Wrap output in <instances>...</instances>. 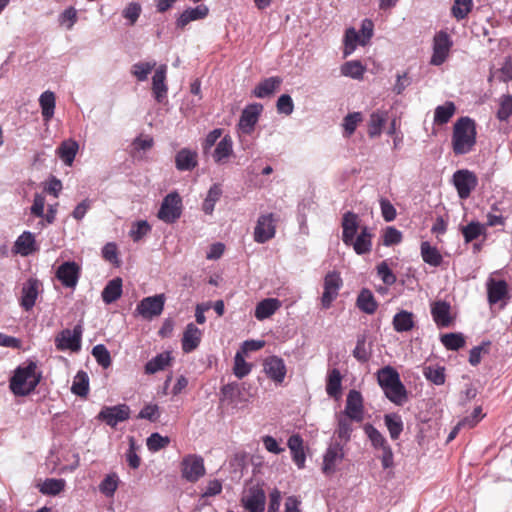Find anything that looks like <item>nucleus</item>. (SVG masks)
I'll return each mask as SVG.
<instances>
[{
	"label": "nucleus",
	"mask_w": 512,
	"mask_h": 512,
	"mask_svg": "<svg viewBox=\"0 0 512 512\" xmlns=\"http://www.w3.org/2000/svg\"><path fill=\"white\" fill-rule=\"evenodd\" d=\"M393 328L397 332H408L415 326L414 315L412 312L401 310L393 317Z\"/></svg>",
	"instance_id": "nucleus-35"
},
{
	"label": "nucleus",
	"mask_w": 512,
	"mask_h": 512,
	"mask_svg": "<svg viewBox=\"0 0 512 512\" xmlns=\"http://www.w3.org/2000/svg\"><path fill=\"white\" fill-rule=\"evenodd\" d=\"M363 413L364 406L361 393L354 389L350 390L346 399L344 415L351 417L357 422H361L363 420Z\"/></svg>",
	"instance_id": "nucleus-18"
},
{
	"label": "nucleus",
	"mask_w": 512,
	"mask_h": 512,
	"mask_svg": "<svg viewBox=\"0 0 512 512\" xmlns=\"http://www.w3.org/2000/svg\"><path fill=\"white\" fill-rule=\"evenodd\" d=\"M280 307L281 301L277 298H266L256 305L255 317L262 321L271 317Z\"/></svg>",
	"instance_id": "nucleus-32"
},
{
	"label": "nucleus",
	"mask_w": 512,
	"mask_h": 512,
	"mask_svg": "<svg viewBox=\"0 0 512 512\" xmlns=\"http://www.w3.org/2000/svg\"><path fill=\"white\" fill-rule=\"evenodd\" d=\"M170 443V438L162 436L159 433H152L146 441V445L149 451L157 452L167 447Z\"/></svg>",
	"instance_id": "nucleus-53"
},
{
	"label": "nucleus",
	"mask_w": 512,
	"mask_h": 512,
	"mask_svg": "<svg viewBox=\"0 0 512 512\" xmlns=\"http://www.w3.org/2000/svg\"><path fill=\"white\" fill-rule=\"evenodd\" d=\"M377 274L381 278L383 283L388 286L395 284L397 280L396 275L389 268L386 261H382L377 265Z\"/></svg>",
	"instance_id": "nucleus-60"
},
{
	"label": "nucleus",
	"mask_w": 512,
	"mask_h": 512,
	"mask_svg": "<svg viewBox=\"0 0 512 512\" xmlns=\"http://www.w3.org/2000/svg\"><path fill=\"white\" fill-rule=\"evenodd\" d=\"M365 71V66L358 60L348 61L341 67V73L353 79H362Z\"/></svg>",
	"instance_id": "nucleus-46"
},
{
	"label": "nucleus",
	"mask_w": 512,
	"mask_h": 512,
	"mask_svg": "<svg viewBox=\"0 0 512 512\" xmlns=\"http://www.w3.org/2000/svg\"><path fill=\"white\" fill-rule=\"evenodd\" d=\"M182 214V199L177 192L167 194L158 211V218L165 223L176 222Z\"/></svg>",
	"instance_id": "nucleus-4"
},
{
	"label": "nucleus",
	"mask_w": 512,
	"mask_h": 512,
	"mask_svg": "<svg viewBox=\"0 0 512 512\" xmlns=\"http://www.w3.org/2000/svg\"><path fill=\"white\" fill-rule=\"evenodd\" d=\"M276 222L277 217L274 213L260 215L254 228V241L263 244L274 238L276 233Z\"/></svg>",
	"instance_id": "nucleus-7"
},
{
	"label": "nucleus",
	"mask_w": 512,
	"mask_h": 512,
	"mask_svg": "<svg viewBox=\"0 0 512 512\" xmlns=\"http://www.w3.org/2000/svg\"><path fill=\"white\" fill-rule=\"evenodd\" d=\"M360 40L362 39L354 28L347 29L344 37V56L352 54L356 49L357 43L360 44Z\"/></svg>",
	"instance_id": "nucleus-57"
},
{
	"label": "nucleus",
	"mask_w": 512,
	"mask_h": 512,
	"mask_svg": "<svg viewBox=\"0 0 512 512\" xmlns=\"http://www.w3.org/2000/svg\"><path fill=\"white\" fill-rule=\"evenodd\" d=\"M65 481L63 479H47L41 487V492L47 495H57L63 491Z\"/></svg>",
	"instance_id": "nucleus-58"
},
{
	"label": "nucleus",
	"mask_w": 512,
	"mask_h": 512,
	"mask_svg": "<svg viewBox=\"0 0 512 512\" xmlns=\"http://www.w3.org/2000/svg\"><path fill=\"white\" fill-rule=\"evenodd\" d=\"M455 112L456 106L451 101H447L444 105L437 106L434 112V123L437 125L448 123Z\"/></svg>",
	"instance_id": "nucleus-39"
},
{
	"label": "nucleus",
	"mask_w": 512,
	"mask_h": 512,
	"mask_svg": "<svg viewBox=\"0 0 512 512\" xmlns=\"http://www.w3.org/2000/svg\"><path fill=\"white\" fill-rule=\"evenodd\" d=\"M151 230L150 225L147 221L141 220L137 221L132 229L130 230V237L134 242L140 241L149 231Z\"/></svg>",
	"instance_id": "nucleus-61"
},
{
	"label": "nucleus",
	"mask_w": 512,
	"mask_h": 512,
	"mask_svg": "<svg viewBox=\"0 0 512 512\" xmlns=\"http://www.w3.org/2000/svg\"><path fill=\"white\" fill-rule=\"evenodd\" d=\"M344 457L343 449L339 443L331 445L323 459V473L331 475L335 472L336 464L340 462Z\"/></svg>",
	"instance_id": "nucleus-24"
},
{
	"label": "nucleus",
	"mask_w": 512,
	"mask_h": 512,
	"mask_svg": "<svg viewBox=\"0 0 512 512\" xmlns=\"http://www.w3.org/2000/svg\"><path fill=\"white\" fill-rule=\"evenodd\" d=\"M476 124L471 118L460 117L453 126L452 149L455 155L471 152L476 144Z\"/></svg>",
	"instance_id": "nucleus-2"
},
{
	"label": "nucleus",
	"mask_w": 512,
	"mask_h": 512,
	"mask_svg": "<svg viewBox=\"0 0 512 512\" xmlns=\"http://www.w3.org/2000/svg\"><path fill=\"white\" fill-rule=\"evenodd\" d=\"M78 149L79 145L76 141L68 140L61 143L57 149V154L67 166H71Z\"/></svg>",
	"instance_id": "nucleus-37"
},
{
	"label": "nucleus",
	"mask_w": 512,
	"mask_h": 512,
	"mask_svg": "<svg viewBox=\"0 0 512 512\" xmlns=\"http://www.w3.org/2000/svg\"><path fill=\"white\" fill-rule=\"evenodd\" d=\"M252 370V364L245 361L242 352L238 351L234 357L233 373L238 379L247 376Z\"/></svg>",
	"instance_id": "nucleus-49"
},
{
	"label": "nucleus",
	"mask_w": 512,
	"mask_h": 512,
	"mask_svg": "<svg viewBox=\"0 0 512 512\" xmlns=\"http://www.w3.org/2000/svg\"><path fill=\"white\" fill-rule=\"evenodd\" d=\"M431 316L438 328H448L455 322L451 305L447 301L437 300L431 303Z\"/></svg>",
	"instance_id": "nucleus-12"
},
{
	"label": "nucleus",
	"mask_w": 512,
	"mask_h": 512,
	"mask_svg": "<svg viewBox=\"0 0 512 512\" xmlns=\"http://www.w3.org/2000/svg\"><path fill=\"white\" fill-rule=\"evenodd\" d=\"M497 76L498 80L501 82H509L512 81V61L511 59H506L503 66L498 69L495 74L489 77V81L492 80L493 76Z\"/></svg>",
	"instance_id": "nucleus-63"
},
{
	"label": "nucleus",
	"mask_w": 512,
	"mask_h": 512,
	"mask_svg": "<svg viewBox=\"0 0 512 512\" xmlns=\"http://www.w3.org/2000/svg\"><path fill=\"white\" fill-rule=\"evenodd\" d=\"M262 111L263 105L260 103L249 104L243 109L238 124L243 133L251 134L253 132Z\"/></svg>",
	"instance_id": "nucleus-14"
},
{
	"label": "nucleus",
	"mask_w": 512,
	"mask_h": 512,
	"mask_svg": "<svg viewBox=\"0 0 512 512\" xmlns=\"http://www.w3.org/2000/svg\"><path fill=\"white\" fill-rule=\"evenodd\" d=\"M82 326L76 325L73 330L64 329L55 338L56 348L60 351L78 352L81 349Z\"/></svg>",
	"instance_id": "nucleus-10"
},
{
	"label": "nucleus",
	"mask_w": 512,
	"mask_h": 512,
	"mask_svg": "<svg viewBox=\"0 0 512 512\" xmlns=\"http://www.w3.org/2000/svg\"><path fill=\"white\" fill-rule=\"evenodd\" d=\"M420 250L422 259L425 263L433 267H438L441 265L443 257L436 247L425 241L421 243Z\"/></svg>",
	"instance_id": "nucleus-36"
},
{
	"label": "nucleus",
	"mask_w": 512,
	"mask_h": 512,
	"mask_svg": "<svg viewBox=\"0 0 512 512\" xmlns=\"http://www.w3.org/2000/svg\"><path fill=\"white\" fill-rule=\"evenodd\" d=\"M473 0H455L451 7V14L458 21L465 19L472 11Z\"/></svg>",
	"instance_id": "nucleus-48"
},
{
	"label": "nucleus",
	"mask_w": 512,
	"mask_h": 512,
	"mask_svg": "<svg viewBox=\"0 0 512 512\" xmlns=\"http://www.w3.org/2000/svg\"><path fill=\"white\" fill-rule=\"evenodd\" d=\"M359 226L358 215L353 212H346L342 218V240L345 245L350 246L356 236Z\"/></svg>",
	"instance_id": "nucleus-20"
},
{
	"label": "nucleus",
	"mask_w": 512,
	"mask_h": 512,
	"mask_svg": "<svg viewBox=\"0 0 512 512\" xmlns=\"http://www.w3.org/2000/svg\"><path fill=\"white\" fill-rule=\"evenodd\" d=\"M209 14V8L200 4L195 8H188L184 10L176 20V27L184 29L190 22L204 19Z\"/></svg>",
	"instance_id": "nucleus-23"
},
{
	"label": "nucleus",
	"mask_w": 512,
	"mask_h": 512,
	"mask_svg": "<svg viewBox=\"0 0 512 512\" xmlns=\"http://www.w3.org/2000/svg\"><path fill=\"white\" fill-rule=\"evenodd\" d=\"M488 302L493 305L508 296V284L505 280L489 279L487 282Z\"/></svg>",
	"instance_id": "nucleus-25"
},
{
	"label": "nucleus",
	"mask_w": 512,
	"mask_h": 512,
	"mask_svg": "<svg viewBox=\"0 0 512 512\" xmlns=\"http://www.w3.org/2000/svg\"><path fill=\"white\" fill-rule=\"evenodd\" d=\"M180 465L182 477L191 483L197 482L206 473L203 458L196 454L186 455Z\"/></svg>",
	"instance_id": "nucleus-5"
},
{
	"label": "nucleus",
	"mask_w": 512,
	"mask_h": 512,
	"mask_svg": "<svg viewBox=\"0 0 512 512\" xmlns=\"http://www.w3.org/2000/svg\"><path fill=\"white\" fill-rule=\"evenodd\" d=\"M462 235L466 243H470L484 233V227L479 222H470L462 227Z\"/></svg>",
	"instance_id": "nucleus-52"
},
{
	"label": "nucleus",
	"mask_w": 512,
	"mask_h": 512,
	"mask_svg": "<svg viewBox=\"0 0 512 512\" xmlns=\"http://www.w3.org/2000/svg\"><path fill=\"white\" fill-rule=\"evenodd\" d=\"M453 184L457 190L460 199L470 197L473 190L478 185L476 174L468 169L457 170L453 174Z\"/></svg>",
	"instance_id": "nucleus-9"
},
{
	"label": "nucleus",
	"mask_w": 512,
	"mask_h": 512,
	"mask_svg": "<svg viewBox=\"0 0 512 512\" xmlns=\"http://www.w3.org/2000/svg\"><path fill=\"white\" fill-rule=\"evenodd\" d=\"M276 107L278 113L290 115L294 110V103L288 94H283L278 98Z\"/></svg>",
	"instance_id": "nucleus-64"
},
{
	"label": "nucleus",
	"mask_w": 512,
	"mask_h": 512,
	"mask_svg": "<svg viewBox=\"0 0 512 512\" xmlns=\"http://www.w3.org/2000/svg\"><path fill=\"white\" fill-rule=\"evenodd\" d=\"M15 252L21 256H28L38 250L34 235L29 232H23L14 244Z\"/></svg>",
	"instance_id": "nucleus-29"
},
{
	"label": "nucleus",
	"mask_w": 512,
	"mask_h": 512,
	"mask_svg": "<svg viewBox=\"0 0 512 512\" xmlns=\"http://www.w3.org/2000/svg\"><path fill=\"white\" fill-rule=\"evenodd\" d=\"M80 266L75 262H64L56 271L57 279L67 288H75L80 277Z\"/></svg>",
	"instance_id": "nucleus-16"
},
{
	"label": "nucleus",
	"mask_w": 512,
	"mask_h": 512,
	"mask_svg": "<svg viewBox=\"0 0 512 512\" xmlns=\"http://www.w3.org/2000/svg\"><path fill=\"white\" fill-rule=\"evenodd\" d=\"M512 116V95H502L499 100L497 118L500 121H507Z\"/></svg>",
	"instance_id": "nucleus-54"
},
{
	"label": "nucleus",
	"mask_w": 512,
	"mask_h": 512,
	"mask_svg": "<svg viewBox=\"0 0 512 512\" xmlns=\"http://www.w3.org/2000/svg\"><path fill=\"white\" fill-rule=\"evenodd\" d=\"M198 165V153L189 148L180 149L175 155V167L179 171H192Z\"/></svg>",
	"instance_id": "nucleus-21"
},
{
	"label": "nucleus",
	"mask_w": 512,
	"mask_h": 512,
	"mask_svg": "<svg viewBox=\"0 0 512 512\" xmlns=\"http://www.w3.org/2000/svg\"><path fill=\"white\" fill-rule=\"evenodd\" d=\"M42 379V372L38 370L34 361H27L18 366L9 381V388L15 396L31 394Z\"/></svg>",
	"instance_id": "nucleus-1"
},
{
	"label": "nucleus",
	"mask_w": 512,
	"mask_h": 512,
	"mask_svg": "<svg viewBox=\"0 0 512 512\" xmlns=\"http://www.w3.org/2000/svg\"><path fill=\"white\" fill-rule=\"evenodd\" d=\"M440 341L447 350L457 351L465 346V338L461 333H447L440 337Z\"/></svg>",
	"instance_id": "nucleus-45"
},
{
	"label": "nucleus",
	"mask_w": 512,
	"mask_h": 512,
	"mask_svg": "<svg viewBox=\"0 0 512 512\" xmlns=\"http://www.w3.org/2000/svg\"><path fill=\"white\" fill-rule=\"evenodd\" d=\"M39 104L42 110V116L45 121H49L54 115L55 94L51 91H45L40 95Z\"/></svg>",
	"instance_id": "nucleus-41"
},
{
	"label": "nucleus",
	"mask_w": 512,
	"mask_h": 512,
	"mask_svg": "<svg viewBox=\"0 0 512 512\" xmlns=\"http://www.w3.org/2000/svg\"><path fill=\"white\" fill-rule=\"evenodd\" d=\"M452 46L453 41L446 31L441 30L437 32L433 38V53L430 64L435 66L442 65L448 58Z\"/></svg>",
	"instance_id": "nucleus-6"
},
{
	"label": "nucleus",
	"mask_w": 512,
	"mask_h": 512,
	"mask_svg": "<svg viewBox=\"0 0 512 512\" xmlns=\"http://www.w3.org/2000/svg\"><path fill=\"white\" fill-rule=\"evenodd\" d=\"M356 306L360 311L371 315L376 312L378 303L373 293L369 289L363 288L357 296Z\"/></svg>",
	"instance_id": "nucleus-33"
},
{
	"label": "nucleus",
	"mask_w": 512,
	"mask_h": 512,
	"mask_svg": "<svg viewBox=\"0 0 512 512\" xmlns=\"http://www.w3.org/2000/svg\"><path fill=\"white\" fill-rule=\"evenodd\" d=\"M385 425L389 431L390 437L397 440L403 431V422L401 417L396 414H386L384 416Z\"/></svg>",
	"instance_id": "nucleus-43"
},
{
	"label": "nucleus",
	"mask_w": 512,
	"mask_h": 512,
	"mask_svg": "<svg viewBox=\"0 0 512 512\" xmlns=\"http://www.w3.org/2000/svg\"><path fill=\"white\" fill-rule=\"evenodd\" d=\"M202 332L193 323H189L183 333L182 349L186 353L195 350L201 341Z\"/></svg>",
	"instance_id": "nucleus-27"
},
{
	"label": "nucleus",
	"mask_w": 512,
	"mask_h": 512,
	"mask_svg": "<svg viewBox=\"0 0 512 512\" xmlns=\"http://www.w3.org/2000/svg\"><path fill=\"white\" fill-rule=\"evenodd\" d=\"M342 375L337 368L328 371L326 379V393L329 397L339 399L342 392Z\"/></svg>",
	"instance_id": "nucleus-30"
},
{
	"label": "nucleus",
	"mask_w": 512,
	"mask_h": 512,
	"mask_svg": "<svg viewBox=\"0 0 512 512\" xmlns=\"http://www.w3.org/2000/svg\"><path fill=\"white\" fill-rule=\"evenodd\" d=\"M118 487V478L115 474L107 475L99 485V490L106 496H113Z\"/></svg>",
	"instance_id": "nucleus-59"
},
{
	"label": "nucleus",
	"mask_w": 512,
	"mask_h": 512,
	"mask_svg": "<svg viewBox=\"0 0 512 512\" xmlns=\"http://www.w3.org/2000/svg\"><path fill=\"white\" fill-rule=\"evenodd\" d=\"M352 421L355 420L344 414L338 417L335 434L344 443L348 442L351 438V433L353 431Z\"/></svg>",
	"instance_id": "nucleus-40"
},
{
	"label": "nucleus",
	"mask_w": 512,
	"mask_h": 512,
	"mask_svg": "<svg viewBox=\"0 0 512 512\" xmlns=\"http://www.w3.org/2000/svg\"><path fill=\"white\" fill-rule=\"evenodd\" d=\"M73 394L86 397L89 392V377L86 372L79 371L74 377V381L71 387Z\"/></svg>",
	"instance_id": "nucleus-44"
},
{
	"label": "nucleus",
	"mask_w": 512,
	"mask_h": 512,
	"mask_svg": "<svg viewBox=\"0 0 512 512\" xmlns=\"http://www.w3.org/2000/svg\"><path fill=\"white\" fill-rule=\"evenodd\" d=\"M141 11L142 8L139 3L131 2L124 8V10L122 11V15L125 19L129 21L130 25H134L138 20Z\"/></svg>",
	"instance_id": "nucleus-62"
},
{
	"label": "nucleus",
	"mask_w": 512,
	"mask_h": 512,
	"mask_svg": "<svg viewBox=\"0 0 512 512\" xmlns=\"http://www.w3.org/2000/svg\"><path fill=\"white\" fill-rule=\"evenodd\" d=\"M171 357L169 352H163L149 360L145 365L146 374H155L164 370L170 365Z\"/></svg>",
	"instance_id": "nucleus-38"
},
{
	"label": "nucleus",
	"mask_w": 512,
	"mask_h": 512,
	"mask_svg": "<svg viewBox=\"0 0 512 512\" xmlns=\"http://www.w3.org/2000/svg\"><path fill=\"white\" fill-rule=\"evenodd\" d=\"M233 155V141L231 136L225 135L216 145L212 154L215 163L226 164Z\"/></svg>",
	"instance_id": "nucleus-28"
},
{
	"label": "nucleus",
	"mask_w": 512,
	"mask_h": 512,
	"mask_svg": "<svg viewBox=\"0 0 512 512\" xmlns=\"http://www.w3.org/2000/svg\"><path fill=\"white\" fill-rule=\"evenodd\" d=\"M165 297L163 294L146 297L137 305L138 313L146 319L158 316L164 309Z\"/></svg>",
	"instance_id": "nucleus-15"
},
{
	"label": "nucleus",
	"mask_w": 512,
	"mask_h": 512,
	"mask_svg": "<svg viewBox=\"0 0 512 512\" xmlns=\"http://www.w3.org/2000/svg\"><path fill=\"white\" fill-rule=\"evenodd\" d=\"M92 355L96 359L97 363L103 368L106 369L111 366V356L105 345L98 344L94 346L92 349Z\"/></svg>",
	"instance_id": "nucleus-55"
},
{
	"label": "nucleus",
	"mask_w": 512,
	"mask_h": 512,
	"mask_svg": "<svg viewBox=\"0 0 512 512\" xmlns=\"http://www.w3.org/2000/svg\"><path fill=\"white\" fill-rule=\"evenodd\" d=\"M379 386L385 396L394 404L402 405L407 400V391L400 380L399 373L391 366L381 368L377 372Z\"/></svg>",
	"instance_id": "nucleus-3"
},
{
	"label": "nucleus",
	"mask_w": 512,
	"mask_h": 512,
	"mask_svg": "<svg viewBox=\"0 0 512 512\" xmlns=\"http://www.w3.org/2000/svg\"><path fill=\"white\" fill-rule=\"evenodd\" d=\"M167 66L160 65L152 77V92L158 103H162L167 97L168 86L166 84Z\"/></svg>",
	"instance_id": "nucleus-19"
},
{
	"label": "nucleus",
	"mask_w": 512,
	"mask_h": 512,
	"mask_svg": "<svg viewBox=\"0 0 512 512\" xmlns=\"http://www.w3.org/2000/svg\"><path fill=\"white\" fill-rule=\"evenodd\" d=\"M387 120L385 112L376 111L370 115L368 122V135L371 138L379 136L382 132V127Z\"/></svg>",
	"instance_id": "nucleus-42"
},
{
	"label": "nucleus",
	"mask_w": 512,
	"mask_h": 512,
	"mask_svg": "<svg viewBox=\"0 0 512 512\" xmlns=\"http://www.w3.org/2000/svg\"><path fill=\"white\" fill-rule=\"evenodd\" d=\"M281 83L282 79L278 76L266 78L256 85L252 94L257 98L269 97L279 89Z\"/></svg>",
	"instance_id": "nucleus-31"
},
{
	"label": "nucleus",
	"mask_w": 512,
	"mask_h": 512,
	"mask_svg": "<svg viewBox=\"0 0 512 512\" xmlns=\"http://www.w3.org/2000/svg\"><path fill=\"white\" fill-rule=\"evenodd\" d=\"M372 233L367 226L360 228V232L357 237L353 238V242L350 246L353 247L354 251L358 255L370 253L372 249Z\"/></svg>",
	"instance_id": "nucleus-26"
},
{
	"label": "nucleus",
	"mask_w": 512,
	"mask_h": 512,
	"mask_svg": "<svg viewBox=\"0 0 512 512\" xmlns=\"http://www.w3.org/2000/svg\"><path fill=\"white\" fill-rule=\"evenodd\" d=\"M130 408L126 404L116 406H105L97 415V419L105 422L110 427H115L119 422L128 420Z\"/></svg>",
	"instance_id": "nucleus-11"
},
{
	"label": "nucleus",
	"mask_w": 512,
	"mask_h": 512,
	"mask_svg": "<svg viewBox=\"0 0 512 512\" xmlns=\"http://www.w3.org/2000/svg\"><path fill=\"white\" fill-rule=\"evenodd\" d=\"M155 66L156 62H138L132 66L131 73L138 81H145Z\"/></svg>",
	"instance_id": "nucleus-51"
},
{
	"label": "nucleus",
	"mask_w": 512,
	"mask_h": 512,
	"mask_svg": "<svg viewBox=\"0 0 512 512\" xmlns=\"http://www.w3.org/2000/svg\"><path fill=\"white\" fill-rule=\"evenodd\" d=\"M423 375L435 385H443L445 383V368L442 366H425L423 368Z\"/></svg>",
	"instance_id": "nucleus-47"
},
{
	"label": "nucleus",
	"mask_w": 512,
	"mask_h": 512,
	"mask_svg": "<svg viewBox=\"0 0 512 512\" xmlns=\"http://www.w3.org/2000/svg\"><path fill=\"white\" fill-rule=\"evenodd\" d=\"M102 299L106 304L117 301L122 295V279L116 277L110 280L102 291Z\"/></svg>",
	"instance_id": "nucleus-34"
},
{
	"label": "nucleus",
	"mask_w": 512,
	"mask_h": 512,
	"mask_svg": "<svg viewBox=\"0 0 512 512\" xmlns=\"http://www.w3.org/2000/svg\"><path fill=\"white\" fill-rule=\"evenodd\" d=\"M41 283L35 278L28 279L22 286L20 306L25 311H30L38 298Z\"/></svg>",
	"instance_id": "nucleus-17"
},
{
	"label": "nucleus",
	"mask_w": 512,
	"mask_h": 512,
	"mask_svg": "<svg viewBox=\"0 0 512 512\" xmlns=\"http://www.w3.org/2000/svg\"><path fill=\"white\" fill-rule=\"evenodd\" d=\"M362 119L360 112L349 113L343 120L344 136L350 137Z\"/></svg>",
	"instance_id": "nucleus-56"
},
{
	"label": "nucleus",
	"mask_w": 512,
	"mask_h": 512,
	"mask_svg": "<svg viewBox=\"0 0 512 512\" xmlns=\"http://www.w3.org/2000/svg\"><path fill=\"white\" fill-rule=\"evenodd\" d=\"M243 507L247 512H264L266 495L263 489H251L249 494L242 499Z\"/></svg>",
	"instance_id": "nucleus-22"
},
{
	"label": "nucleus",
	"mask_w": 512,
	"mask_h": 512,
	"mask_svg": "<svg viewBox=\"0 0 512 512\" xmlns=\"http://www.w3.org/2000/svg\"><path fill=\"white\" fill-rule=\"evenodd\" d=\"M343 285L340 274L336 271L328 272L324 277L323 294L321 297V306L323 309H329L333 301L338 297L339 290Z\"/></svg>",
	"instance_id": "nucleus-8"
},
{
	"label": "nucleus",
	"mask_w": 512,
	"mask_h": 512,
	"mask_svg": "<svg viewBox=\"0 0 512 512\" xmlns=\"http://www.w3.org/2000/svg\"><path fill=\"white\" fill-rule=\"evenodd\" d=\"M364 431L375 449H381L388 445L386 438L373 425L366 424L364 427Z\"/></svg>",
	"instance_id": "nucleus-50"
},
{
	"label": "nucleus",
	"mask_w": 512,
	"mask_h": 512,
	"mask_svg": "<svg viewBox=\"0 0 512 512\" xmlns=\"http://www.w3.org/2000/svg\"><path fill=\"white\" fill-rule=\"evenodd\" d=\"M263 371L274 383L282 384L287 373V368L281 357L272 355L264 359Z\"/></svg>",
	"instance_id": "nucleus-13"
}]
</instances>
